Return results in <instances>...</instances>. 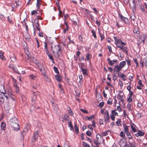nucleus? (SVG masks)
Returning <instances> with one entry per match:
<instances>
[{
	"mask_svg": "<svg viewBox=\"0 0 147 147\" xmlns=\"http://www.w3.org/2000/svg\"><path fill=\"white\" fill-rule=\"evenodd\" d=\"M39 85L36 84L35 85H34L33 86V88L34 89H37V88H39Z\"/></svg>",
	"mask_w": 147,
	"mask_h": 147,
	"instance_id": "64",
	"label": "nucleus"
},
{
	"mask_svg": "<svg viewBox=\"0 0 147 147\" xmlns=\"http://www.w3.org/2000/svg\"><path fill=\"white\" fill-rule=\"evenodd\" d=\"M68 123L69 124V125L70 127V129L71 130H73L74 128L71 122L69 121L68 122Z\"/></svg>",
	"mask_w": 147,
	"mask_h": 147,
	"instance_id": "33",
	"label": "nucleus"
},
{
	"mask_svg": "<svg viewBox=\"0 0 147 147\" xmlns=\"http://www.w3.org/2000/svg\"><path fill=\"white\" fill-rule=\"evenodd\" d=\"M136 125L134 123H132L131 125V127L132 131L134 132H136V129L135 128Z\"/></svg>",
	"mask_w": 147,
	"mask_h": 147,
	"instance_id": "14",
	"label": "nucleus"
},
{
	"mask_svg": "<svg viewBox=\"0 0 147 147\" xmlns=\"http://www.w3.org/2000/svg\"><path fill=\"white\" fill-rule=\"evenodd\" d=\"M122 70V68L119 65H117L115 66L113 69V73L114 74H115L116 73H118Z\"/></svg>",
	"mask_w": 147,
	"mask_h": 147,
	"instance_id": "4",
	"label": "nucleus"
},
{
	"mask_svg": "<svg viewBox=\"0 0 147 147\" xmlns=\"http://www.w3.org/2000/svg\"><path fill=\"white\" fill-rule=\"evenodd\" d=\"M142 42L144 43L145 40H147V35L145 34H143L140 38Z\"/></svg>",
	"mask_w": 147,
	"mask_h": 147,
	"instance_id": "7",
	"label": "nucleus"
},
{
	"mask_svg": "<svg viewBox=\"0 0 147 147\" xmlns=\"http://www.w3.org/2000/svg\"><path fill=\"white\" fill-rule=\"evenodd\" d=\"M120 136L123 138L124 139L125 137V134L123 131H121L120 134Z\"/></svg>",
	"mask_w": 147,
	"mask_h": 147,
	"instance_id": "34",
	"label": "nucleus"
},
{
	"mask_svg": "<svg viewBox=\"0 0 147 147\" xmlns=\"http://www.w3.org/2000/svg\"><path fill=\"white\" fill-rule=\"evenodd\" d=\"M0 19L2 21H4L5 20V17L2 14L0 15Z\"/></svg>",
	"mask_w": 147,
	"mask_h": 147,
	"instance_id": "30",
	"label": "nucleus"
},
{
	"mask_svg": "<svg viewBox=\"0 0 147 147\" xmlns=\"http://www.w3.org/2000/svg\"><path fill=\"white\" fill-rule=\"evenodd\" d=\"M118 15L119 17L121 18V19L122 20H123L124 18H125V17H123L121 14L120 13H118Z\"/></svg>",
	"mask_w": 147,
	"mask_h": 147,
	"instance_id": "47",
	"label": "nucleus"
},
{
	"mask_svg": "<svg viewBox=\"0 0 147 147\" xmlns=\"http://www.w3.org/2000/svg\"><path fill=\"white\" fill-rule=\"evenodd\" d=\"M129 144H130V147H136V142L135 140H133L132 142H131L130 141L128 142Z\"/></svg>",
	"mask_w": 147,
	"mask_h": 147,
	"instance_id": "12",
	"label": "nucleus"
},
{
	"mask_svg": "<svg viewBox=\"0 0 147 147\" xmlns=\"http://www.w3.org/2000/svg\"><path fill=\"white\" fill-rule=\"evenodd\" d=\"M119 44H121L122 45H125L126 44L125 43L123 42L121 39H119L117 42H115L116 45H118Z\"/></svg>",
	"mask_w": 147,
	"mask_h": 147,
	"instance_id": "11",
	"label": "nucleus"
},
{
	"mask_svg": "<svg viewBox=\"0 0 147 147\" xmlns=\"http://www.w3.org/2000/svg\"><path fill=\"white\" fill-rule=\"evenodd\" d=\"M31 101L33 103H32V106L34 107H35V100L33 99V98L32 97Z\"/></svg>",
	"mask_w": 147,
	"mask_h": 147,
	"instance_id": "45",
	"label": "nucleus"
},
{
	"mask_svg": "<svg viewBox=\"0 0 147 147\" xmlns=\"http://www.w3.org/2000/svg\"><path fill=\"white\" fill-rule=\"evenodd\" d=\"M35 13H37V11L35 10H33L31 12V14L32 15H34Z\"/></svg>",
	"mask_w": 147,
	"mask_h": 147,
	"instance_id": "59",
	"label": "nucleus"
},
{
	"mask_svg": "<svg viewBox=\"0 0 147 147\" xmlns=\"http://www.w3.org/2000/svg\"><path fill=\"white\" fill-rule=\"evenodd\" d=\"M10 59H11V61H16V57L14 55H13V56H11L10 57Z\"/></svg>",
	"mask_w": 147,
	"mask_h": 147,
	"instance_id": "29",
	"label": "nucleus"
},
{
	"mask_svg": "<svg viewBox=\"0 0 147 147\" xmlns=\"http://www.w3.org/2000/svg\"><path fill=\"white\" fill-rule=\"evenodd\" d=\"M110 117L111 119L113 121H114L115 120V116L113 115V114H110Z\"/></svg>",
	"mask_w": 147,
	"mask_h": 147,
	"instance_id": "54",
	"label": "nucleus"
},
{
	"mask_svg": "<svg viewBox=\"0 0 147 147\" xmlns=\"http://www.w3.org/2000/svg\"><path fill=\"white\" fill-rule=\"evenodd\" d=\"M104 104V102H102L99 103L98 105V107H99L100 108H101L103 106Z\"/></svg>",
	"mask_w": 147,
	"mask_h": 147,
	"instance_id": "44",
	"label": "nucleus"
},
{
	"mask_svg": "<svg viewBox=\"0 0 147 147\" xmlns=\"http://www.w3.org/2000/svg\"><path fill=\"white\" fill-rule=\"evenodd\" d=\"M79 66L80 68V69H82L83 68V67H84V66H86L85 65V64L84 63H81L79 64Z\"/></svg>",
	"mask_w": 147,
	"mask_h": 147,
	"instance_id": "26",
	"label": "nucleus"
},
{
	"mask_svg": "<svg viewBox=\"0 0 147 147\" xmlns=\"http://www.w3.org/2000/svg\"><path fill=\"white\" fill-rule=\"evenodd\" d=\"M61 51V47L58 44V45H55L53 49L51 51L53 53H55V52H57L58 57H60L61 53H60L59 51Z\"/></svg>",
	"mask_w": 147,
	"mask_h": 147,
	"instance_id": "3",
	"label": "nucleus"
},
{
	"mask_svg": "<svg viewBox=\"0 0 147 147\" xmlns=\"http://www.w3.org/2000/svg\"><path fill=\"white\" fill-rule=\"evenodd\" d=\"M123 20L124 22L126 24H130L129 20L127 18L125 17Z\"/></svg>",
	"mask_w": 147,
	"mask_h": 147,
	"instance_id": "22",
	"label": "nucleus"
},
{
	"mask_svg": "<svg viewBox=\"0 0 147 147\" xmlns=\"http://www.w3.org/2000/svg\"><path fill=\"white\" fill-rule=\"evenodd\" d=\"M4 97H5L7 100L9 99L8 96L7 95V94L5 90L4 92H0V104H3L4 101Z\"/></svg>",
	"mask_w": 147,
	"mask_h": 147,
	"instance_id": "2",
	"label": "nucleus"
},
{
	"mask_svg": "<svg viewBox=\"0 0 147 147\" xmlns=\"http://www.w3.org/2000/svg\"><path fill=\"white\" fill-rule=\"evenodd\" d=\"M126 65V63L124 61H122L120 63L119 65L121 68H123Z\"/></svg>",
	"mask_w": 147,
	"mask_h": 147,
	"instance_id": "15",
	"label": "nucleus"
},
{
	"mask_svg": "<svg viewBox=\"0 0 147 147\" xmlns=\"http://www.w3.org/2000/svg\"><path fill=\"white\" fill-rule=\"evenodd\" d=\"M81 70L83 74L84 75H88V73L87 72L88 70L87 69H81Z\"/></svg>",
	"mask_w": 147,
	"mask_h": 147,
	"instance_id": "23",
	"label": "nucleus"
},
{
	"mask_svg": "<svg viewBox=\"0 0 147 147\" xmlns=\"http://www.w3.org/2000/svg\"><path fill=\"white\" fill-rule=\"evenodd\" d=\"M44 43L45 44V49L46 53H48V52H49V51L48 49V48H47V43L46 42H45Z\"/></svg>",
	"mask_w": 147,
	"mask_h": 147,
	"instance_id": "27",
	"label": "nucleus"
},
{
	"mask_svg": "<svg viewBox=\"0 0 147 147\" xmlns=\"http://www.w3.org/2000/svg\"><path fill=\"white\" fill-rule=\"evenodd\" d=\"M128 126H126L125 127H124V131L125 132H126L127 131H129V129H128Z\"/></svg>",
	"mask_w": 147,
	"mask_h": 147,
	"instance_id": "51",
	"label": "nucleus"
},
{
	"mask_svg": "<svg viewBox=\"0 0 147 147\" xmlns=\"http://www.w3.org/2000/svg\"><path fill=\"white\" fill-rule=\"evenodd\" d=\"M132 101V98L131 97L129 96L127 98V101L129 102H131Z\"/></svg>",
	"mask_w": 147,
	"mask_h": 147,
	"instance_id": "52",
	"label": "nucleus"
},
{
	"mask_svg": "<svg viewBox=\"0 0 147 147\" xmlns=\"http://www.w3.org/2000/svg\"><path fill=\"white\" fill-rule=\"evenodd\" d=\"M48 56L49 57V59H51L52 61H53V59L52 56L49 54V51L48 52V53H46Z\"/></svg>",
	"mask_w": 147,
	"mask_h": 147,
	"instance_id": "38",
	"label": "nucleus"
},
{
	"mask_svg": "<svg viewBox=\"0 0 147 147\" xmlns=\"http://www.w3.org/2000/svg\"><path fill=\"white\" fill-rule=\"evenodd\" d=\"M135 0H133L132 2H133V6L132 7H131V6L130 5L129 3V6L130 7V8H131V9H133V11H134V9H135V8L136 3H135Z\"/></svg>",
	"mask_w": 147,
	"mask_h": 147,
	"instance_id": "19",
	"label": "nucleus"
},
{
	"mask_svg": "<svg viewBox=\"0 0 147 147\" xmlns=\"http://www.w3.org/2000/svg\"><path fill=\"white\" fill-rule=\"evenodd\" d=\"M53 69L54 70L55 72L57 74H59V72L58 71L57 68L55 67V66H54L53 67Z\"/></svg>",
	"mask_w": 147,
	"mask_h": 147,
	"instance_id": "40",
	"label": "nucleus"
},
{
	"mask_svg": "<svg viewBox=\"0 0 147 147\" xmlns=\"http://www.w3.org/2000/svg\"><path fill=\"white\" fill-rule=\"evenodd\" d=\"M92 33L93 34V35L94 37L95 38H97L96 36V32L94 30H92Z\"/></svg>",
	"mask_w": 147,
	"mask_h": 147,
	"instance_id": "42",
	"label": "nucleus"
},
{
	"mask_svg": "<svg viewBox=\"0 0 147 147\" xmlns=\"http://www.w3.org/2000/svg\"><path fill=\"white\" fill-rule=\"evenodd\" d=\"M133 60L134 61V62L136 63V67H138L139 66V63L138 62L137 59L134 58L133 59Z\"/></svg>",
	"mask_w": 147,
	"mask_h": 147,
	"instance_id": "41",
	"label": "nucleus"
},
{
	"mask_svg": "<svg viewBox=\"0 0 147 147\" xmlns=\"http://www.w3.org/2000/svg\"><path fill=\"white\" fill-rule=\"evenodd\" d=\"M9 67L12 69L16 73L18 74H20L19 71H18L17 69L14 66L10 65Z\"/></svg>",
	"mask_w": 147,
	"mask_h": 147,
	"instance_id": "16",
	"label": "nucleus"
},
{
	"mask_svg": "<svg viewBox=\"0 0 147 147\" xmlns=\"http://www.w3.org/2000/svg\"><path fill=\"white\" fill-rule=\"evenodd\" d=\"M25 19H24L21 22V23L22 25V26H24L27 25L26 23L25 22Z\"/></svg>",
	"mask_w": 147,
	"mask_h": 147,
	"instance_id": "50",
	"label": "nucleus"
},
{
	"mask_svg": "<svg viewBox=\"0 0 147 147\" xmlns=\"http://www.w3.org/2000/svg\"><path fill=\"white\" fill-rule=\"evenodd\" d=\"M107 48L109 49V51L110 53H112V48H111V47L110 46L108 45L107 47Z\"/></svg>",
	"mask_w": 147,
	"mask_h": 147,
	"instance_id": "56",
	"label": "nucleus"
},
{
	"mask_svg": "<svg viewBox=\"0 0 147 147\" xmlns=\"http://www.w3.org/2000/svg\"><path fill=\"white\" fill-rule=\"evenodd\" d=\"M6 127L5 123L3 122H2L1 124V127L2 130H5Z\"/></svg>",
	"mask_w": 147,
	"mask_h": 147,
	"instance_id": "25",
	"label": "nucleus"
},
{
	"mask_svg": "<svg viewBox=\"0 0 147 147\" xmlns=\"http://www.w3.org/2000/svg\"><path fill=\"white\" fill-rule=\"evenodd\" d=\"M107 61L108 62V63L111 66H113L114 64V63L116 62L117 63V60L116 59H114L113 61L111 60L110 58H108Z\"/></svg>",
	"mask_w": 147,
	"mask_h": 147,
	"instance_id": "6",
	"label": "nucleus"
},
{
	"mask_svg": "<svg viewBox=\"0 0 147 147\" xmlns=\"http://www.w3.org/2000/svg\"><path fill=\"white\" fill-rule=\"evenodd\" d=\"M121 119H118V121H116V123L118 126H121Z\"/></svg>",
	"mask_w": 147,
	"mask_h": 147,
	"instance_id": "32",
	"label": "nucleus"
},
{
	"mask_svg": "<svg viewBox=\"0 0 147 147\" xmlns=\"http://www.w3.org/2000/svg\"><path fill=\"white\" fill-rule=\"evenodd\" d=\"M38 131H36L34 133L33 138L34 140V141H35L38 138Z\"/></svg>",
	"mask_w": 147,
	"mask_h": 147,
	"instance_id": "9",
	"label": "nucleus"
},
{
	"mask_svg": "<svg viewBox=\"0 0 147 147\" xmlns=\"http://www.w3.org/2000/svg\"><path fill=\"white\" fill-rule=\"evenodd\" d=\"M86 134L89 136H91V132L90 130L88 131L86 133Z\"/></svg>",
	"mask_w": 147,
	"mask_h": 147,
	"instance_id": "48",
	"label": "nucleus"
},
{
	"mask_svg": "<svg viewBox=\"0 0 147 147\" xmlns=\"http://www.w3.org/2000/svg\"><path fill=\"white\" fill-rule=\"evenodd\" d=\"M139 84L141 87H143L144 86L143 85L142 83V81L141 80H140L139 81Z\"/></svg>",
	"mask_w": 147,
	"mask_h": 147,
	"instance_id": "61",
	"label": "nucleus"
},
{
	"mask_svg": "<svg viewBox=\"0 0 147 147\" xmlns=\"http://www.w3.org/2000/svg\"><path fill=\"white\" fill-rule=\"evenodd\" d=\"M4 53L3 52L1 51H0V58L2 59H3L4 57L3 56V55Z\"/></svg>",
	"mask_w": 147,
	"mask_h": 147,
	"instance_id": "46",
	"label": "nucleus"
},
{
	"mask_svg": "<svg viewBox=\"0 0 147 147\" xmlns=\"http://www.w3.org/2000/svg\"><path fill=\"white\" fill-rule=\"evenodd\" d=\"M10 125L12 129L13 130L18 131L20 129L17 119L15 117H13L10 119Z\"/></svg>",
	"mask_w": 147,
	"mask_h": 147,
	"instance_id": "1",
	"label": "nucleus"
},
{
	"mask_svg": "<svg viewBox=\"0 0 147 147\" xmlns=\"http://www.w3.org/2000/svg\"><path fill=\"white\" fill-rule=\"evenodd\" d=\"M123 98V96L120 95L119 94L117 95V98L118 99H122Z\"/></svg>",
	"mask_w": 147,
	"mask_h": 147,
	"instance_id": "53",
	"label": "nucleus"
},
{
	"mask_svg": "<svg viewBox=\"0 0 147 147\" xmlns=\"http://www.w3.org/2000/svg\"><path fill=\"white\" fill-rule=\"evenodd\" d=\"M55 77L56 80L59 82H61L62 80V77L59 75H58V74L57 75H55Z\"/></svg>",
	"mask_w": 147,
	"mask_h": 147,
	"instance_id": "13",
	"label": "nucleus"
},
{
	"mask_svg": "<svg viewBox=\"0 0 147 147\" xmlns=\"http://www.w3.org/2000/svg\"><path fill=\"white\" fill-rule=\"evenodd\" d=\"M108 131H110L109 130H108L106 131L105 132H102V134L103 136H106L108 135Z\"/></svg>",
	"mask_w": 147,
	"mask_h": 147,
	"instance_id": "39",
	"label": "nucleus"
},
{
	"mask_svg": "<svg viewBox=\"0 0 147 147\" xmlns=\"http://www.w3.org/2000/svg\"><path fill=\"white\" fill-rule=\"evenodd\" d=\"M40 71L42 74L44 76H46V72L45 71V68H43L42 69H40Z\"/></svg>",
	"mask_w": 147,
	"mask_h": 147,
	"instance_id": "24",
	"label": "nucleus"
},
{
	"mask_svg": "<svg viewBox=\"0 0 147 147\" xmlns=\"http://www.w3.org/2000/svg\"><path fill=\"white\" fill-rule=\"evenodd\" d=\"M144 134V132H143L142 131L140 130H138V133L135 134V136L137 137H138L139 136H142Z\"/></svg>",
	"mask_w": 147,
	"mask_h": 147,
	"instance_id": "10",
	"label": "nucleus"
},
{
	"mask_svg": "<svg viewBox=\"0 0 147 147\" xmlns=\"http://www.w3.org/2000/svg\"><path fill=\"white\" fill-rule=\"evenodd\" d=\"M112 100H113L111 98H109L107 101V104L109 105H111L112 103Z\"/></svg>",
	"mask_w": 147,
	"mask_h": 147,
	"instance_id": "36",
	"label": "nucleus"
},
{
	"mask_svg": "<svg viewBox=\"0 0 147 147\" xmlns=\"http://www.w3.org/2000/svg\"><path fill=\"white\" fill-rule=\"evenodd\" d=\"M133 32L134 33H136L138 34H139L140 33V31L137 28H134L133 30Z\"/></svg>",
	"mask_w": 147,
	"mask_h": 147,
	"instance_id": "37",
	"label": "nucleus"
},
{
	"mask_svg": "<svg viewBox=\"0 0 147 147\" xmlns=\"http://www.w3.org/2000/svg\"><path fill=\"white\" fill-rule=\"evenodd\" d=\"M99 33L100 34V37H101V40H102L105 38L104 35L103 34H101L99 31Z\"/></svg>",
	"mask_w": 147,
	"mask_h": 147,
	"instance_id": "43",
	"label": "nucleus"
},
{
	"mask_svg": "<svg viewBox=\"0 0 147 147\" xmlns=\"http://www.w3.org/2000/svg\"><path fill=\"white\" fill-rule=\"evenodd\" d=\"M104 118L105 119L104 120L105 122L107 123L108 122H109V120L110 119L109 117H104Z\"/></svg>",
	"mask_w": 147,
	"mask_h": 147,
	"instance_id": "31",
	"label": "nucleus"
},
{
	"mask_svg": "<svg viewBox=\"0 0 147 147\" xmlns=\"http://www.w3.org/2000/svg\"><path fill=\"white\" fill-rule=\"evenodd\" d=\"M7 19L10 24H13V21H12L11 19L9 18V16H8L7 17Z\"/></svg>",
	"mask_w": 147,
	"mask_h": 147,
	"instance_id": "35",
	"label": "nucleus"
},
{
	"mask_svg": "<svg viewBox=\"0 0 147 147\" xmlns=\"http://www.w3.org/2000/svg\"><path fill=\"white\" fill-rule=\"evenodd\" d=\"M38 92L37 91L36 92H34L33 93L34 94L33 97H32L33 98V99L34 100H36V99L37 96L36 95L38 94Z\"/></svg>",
	"mask_w": 147,
	"mask_h": 147,
	"instance_id": "17",
	"label": "nucleus"
},
{
	"mask_svg": "<svg viewBox=\"0 0 147 147\" xmlns=\"http://www.w3.org/2000/svg\"><path fill=\"white\" fill-rule=\"evenodd\" d=\"M131 105L129 103H128L127 105L128 109L129 111H130L131 109Z\"/></svg>",
	"mask_w": 147,
	"mask_h": 147,
	"instance_id": "57",
	"label": "nucleus"
},
{
	"mask_svg": "<svg viewBox=\"0 0 147 147\" xmlns=\"http://www.w3.org/2000/svg\"><path fill=\"white\" fill-rule=\"evenodd\" d=\"M15 89L16 90V92L17 94L19 93V87L18 86L16 87L15 88Z\"/></svg>",
	"mask_w": 147,
	"mask_h": 147,
	"instance_id": "55",
	"label": "nucleus"
},
{
	"mask_svg": "<svg viewBox=\"0 0 147 147\" xmlns=\"http://www.w3.org/2000/svg\"><path fill=\"white\" fill-rule=\"evenodd\" d=\"M80 110L81 111L83 112V113H87V114L88 113V112L87 111H86L84 109H80Z\"/></svg>",
	"mask_w": 147,
	"mask_h": 147,
	"instance_id": "58",
	"label": "nucleus"
},
{
	"mask_svg": "<svg viewBox=\"0 0 147 147\" xmlns=\"http://www.w3.org/2000/svg\"><path fill=\"white\" fill-rule=\"evenodd\" d=\"M52 103L53 109L56 111H57L59 109L58 105L53 102H52Z\"/></svg>",
	"mask_w": 147,
	"mask_h": 147,
	"instance_id": "8",
	"label": "nucleus"
},
{
	"mask_svg": "<svg viewBox=\"0 0 147 147\" xmlns=\"http://www.w3.org/2000/svg\"><path fill=\"white\" fill-rule=\"evenodd\" d=\"M117 109L118 110L119 112H121L122 111V109L119 106L117 107Z\"/></svg>",
	"mask_w": 147,
	"mask_h": 147,
	"instance_id": "60",
	"label": "nucleus"
},
{
	"mask_svg": "<svg viewBox=\"0 0 147 147\" xmlns=\"http://www.w3.org/2000/svg\"><path fill=\"white\" fill-rule=\"evenodd\" d=\"M123 46V45L121 46L120 45H117V47L120 48L121 50H122L124 47Z\"/></svg>",
	"mask_w": 147,
	"mask_h": 147,
	"instance_id": "63",
	"label": "nucleus"
},
{
	"mask_svg": "<svg viewBox=\"0 0 147 147\" xmlns=\"http://www.w3.org/2000/svg\"><path fill=\"white\" fill-rule=\"evenodd\" d=\"M145 66H147V57H145L142 61Z\"/></svg>",
	"mask_w": 147,
	"mask_h": 147,
	"instance_id": "28",
	"label": "nucleus"
},
{
	"mask_svg": "<svg viewBox=\"0 0 147 147\" xmlns=\"http://www.w3.org/2000/svg\"><path fill=\"white\" fill-rule=\"evenodd\" d=\"M113 79L114 82H115V81L117 79V78L115 75V74H114L113 75Z\"/></svg>",
	"mask_w": 147,
	"mask_h": 147,
	"instance_id": "62",
	"label": "nucleus"
},
{
	"mask_svg": "<svg viewBox=\"0 0 147 147\" xmlns=\"http://www.w3.org/2000/svg\"><path fill=\"white\" fill-rule=\"evenodd\" d=\"M94 118V115H92L90 117H88L87 116H86L85 117V119L86 120H90L92 119V118Z\"/></svg>",
	"mask_w": 147,
	"mask_h": 147,
	"instance_id": "18",
	"label": "nucleus"
},
{
	"mask_svg": "<svg viewBox=\"0 0 147 147\" xmlns=\"http://www.w3.org/2000/svg\"><path fill=\"white\" fill-rule=\"evenodd\" d=\"M74 128L76 133L77 134H78L79 132L78 127L77 124L75 123L74 124Z\"/></svg>",
	"mask_w": 147,
	"mask_h": 147,
	"instance_id": "21",
	"label": "nucleus"
},
{
	"mask_svg": "<svg viewBox=\"0 0 147 147\" xmlns=\"http://www.w3.org/2000/svg\"><path fill=\"white\" fill-rule=\"evenodd\" d=\"M63 118L66 121H68L69 120L70 118L67 114H65L64 115V117H63Z\"/></svg>",
	"mask_w": 147,
	"mask_h": 147,
	"instance_id": "20",
	"label": "nucleus"
},
{
	"mask_svg": "<svg viewBox=\"0 0 147 147\" xmlns=\"http://www.w3.org/2000/svg\"><path fill=\"white\" fill-rule=\"evenodd\" d=\"M38 66L40 70V69H42L43 68H45L44 65L42 64H40Z\"/></svg>",
	"mask_w": 147,
	"mask_h": 147,
	"instance_id": "49",
	"label": "nucleus"
},
{
	"mask_svg": "<svg viewBox=\"0 0 147 147\" xmlns=\"http://www.w3.org/2000/svg\"><path fill=\"white\" fill-rule=\"evenodd\" d=\"M6 93L7 95L8 96L9 99V97H10L13 100H14L15 98L12 92V91L11 89H9L8 92H6Z\"/></svg>",
	"mask_w": 147,
	"mask_h": 147,
	"instance_id": "5",
	"label": "nucleus"
}]
</instances>
